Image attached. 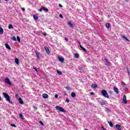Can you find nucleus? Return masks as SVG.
I'll use <instances>...</instances> for the list:
<instances>
[{
  "instance_id": "f257e3e1",
  "label": "nucleus",
  "mask_w": 130,
  "mask_h": 130,
  "mask_svg": "<svg viewBox=\"0 0 130 130\" xmlns=\"http://www.w3.org/2000/svg\"><path fill=\"white\" fill-rule=\"evenodd\" d=\"M3 95L4 97V98H5L6 100L8 102H9V103H11V104H12V103H13V101L12 100H11V99L10 98V95L9 94H8V93H7L6 92H3Z\"/></svg>"
},
{
  "instance_id": "f03ea898",
  "label": "nucleus",
  "mask_w": 130,
  "mask_h": 130,
  "mask_svg": "<svg viewBox=\"0 0 130 130\" xmlns=\"http://www.w3.org/2000/svg\"><path fill=\"white\" fill-rule=\"evenodd\" d=\"M102 94L104 97H105L106 98H109V95H108L107 91L105 89L102 90Z\"/></svg>"
},
{
  "instance_id": "7ed1b4c3",
  "label": "nucleus",
  "mask_w": 130,
  "mask_h": 130,
  "mask_svg": "<svg viewBox=\"0 0 130 130\" xmlns=\"http://www.w3.org/2000/svg\"><path fill=\"white\" fill-rule=\"evenodd\" d=\"M98 102L100 103V104H101V105H105L106 103H107L106 101H104L101 98L99 99Z\"/></svg>"
},
{
  "instance_id": "20e7f679",
  "label": "nucleus",
  "mask_w": 130,
  "mask_h": 130,
  "mask_svg": "<svg viewBox=\"0 0 130 130\" xmlns=\"http://www.w3.org/2000/svg\"><path fill=\"white\" fill-rule=\"evenodd\" d=\"M5 83L7 84L8 85H9V86H12V82H11V80H10V79L8 78H6L5 79Z\"/></svg>"
},
{
  "instance_id": "39448f33",
  "label": "nucleus",
  "mask_w": 130,
  "mask_h": 130,
  "mask_svg": "<svg viewBox=\"0 0 130 130\" xmlns=\"http://www.w3.org/2000/svg\"><path fill=\"white\" fill-rule=\"evenodd\" d=\"M55 108L57 110H59V111H61V112H63L64 111V109L60 106H56Z\"/></svg>"
},
{
  "instance_id": "423d86ee",
  "label": "nucleus",
  "mask_w": 130,
  "mask_h": 130,
  "mask_svg": "<svg viewBox=\"0 0 130 130\" xmlns=\"http://www.w3.org/2000/svg\"><path fill=\"white\" fill-rule=\"evenodd\" d=\"M105 63L107 67H110V62L107 59H105Z\"/></svg>"
},
{
  "instance_id": "0eeeda50",
  "label": "nucleus",
  "mask_w": 130,
  "mask_h": 130,
  "mask_svg": "<svg viewBox=\"0 0 130 130\" xmlns=\"http://www.w3.org/2000/svg\"><path fill=\"white\" fill-rule=\"evenodd\" d=\"M123 102L124 104H126L127 103V101L126 100V95H124L123 96Z\"/></svg>"
},
{
  "instance_id": "6e6552de",
  "label": "nucleus",
  "mask_w": 130,
  "mask_h": 130,
  "mask_svg": "<svg viewBox=\"0 0 130 130\" xmlns=\"http://www.w3.org/2000/svg\"><path fill=\"white\" fill-rule=\"evenodd\" d=\"M114 91L116 93V94H118L119 91H118V88L115 86L114 87Z\"/></svg>"
},
{
  "instance_id": "1a4fd4ad",
  "label": "nucleus",
  "mask_w": 130,
  "mask_h": 130,
  "mask_svg": "<svg viewBox=\"0 0 130 130\" xmlns=\"http://www.w3.org/2000/svg\"><path fill=\"white\" fill-rule=\"evenodd\" d=\"M42 97L45 99H47V98H48V95H47L46 93H44L42 94Z\"/></svg>"
},
{
  "instance_id": "9d476101",
  "label": "nucleus",
  "mask_w": 130,
  "mask_h": 130,
  "mask_svg": "<svg viewBox=\"0 0 130 130\" xmlns=\"http://www.w3.org/2000/svg\"><path fill=\"white\" fill-rule=\"evenodd\" d=\"M35 53L37 55V59H40V57L39 56L40 53L38 51H36Z\"/></svg>"
},
{
  "instance_id": "9b49d317",
  "label": "nucleus",
  "mask_w": 130,
  "mask_h": 130,
  "mask_svg": "<svg viewBox=\"0 0 130 130\" xmlns=\"http://www.w3.org/2000/svg\"><path fill=\"white\" fill-rule=\"evenodd\" d=\"M58 59L59 61H60L61 62H63V61L64 60V59H63V58L60 57H58Z\"/></svg>"
},
{
  "instance_id": "f8f14e48",
  "label": "nucleus",
  "mask_w": 130,
  "mask_h": 130,
  "mask_svg": "<svg viewBox=\"0 0 130 130\" xmlns=\"http://www.w3.org/2000/svg\"><path fill=\"white\" fill-rule=\"evenodd\" d=\"M18 101L20 104H24V102H23V100H22V98H19L18 99Z\"/></svg>"
},
{
  "instance_id": "ddd939ff",
  "label": "nucleus",
  "mask_w": 130,
  "mask_h": 130,
  "mask_svg": "<svg viewBox=\"0 0 130 130\" xmlns=\"http://www.w3.org/2000/svg\"><path fill=\"white\" fill-rule=\"evenodd\" d=\"M116 128L118 130H121V126L120 125L116 124Z\"/></svg>"
},
{
  "instance_id": "4468645a",
  "label": "nucleus",
  "mask_w": 130,
  "mask_h": 130,
  "mask_svg": "<svg viewBox=\"0 0 130 130\" xmlns=\"http://www.w3.org/2000/svg\"><path fill=\"white\" fill-rule=\"evenodd\" d=\"M5 47L7 48V49H9V50H11V47L10 45L8 44H5Z\"/></svg>"
},
{
  "instance_id": "2eb2a0df",
  "label": "nucleus",
  "mask_w": 130,
  "mask_h": 130,
  "mask_svg": "<svg viewBox=\"0 0 130 130\" xmlns=\"http://www.w3.org/2000/svg\"><path fill=\"white\" fill-rule=\"evenodd\" d=\"M4 33V29L2 27V26L0 24V34H3Z\"/></svg>"
},
{
  "instance_id": "dca6fc26",
  "label": "nucleus",
  "mask_w": 130,
  "mask_h": 130,
  "mask_svg": "<svg viewBox=\"0 0 130 130\" xmlns=\"http://www.w3.org/2000/svg\"><path fill=\"white\" fill-rule=\"evenodd\" d=\"M45 50H46L47 53H50L49 49L47 47H45Z\"/></svg>"
},
{
  "instance_id": "f3484780",
  "label": "nucleus",
  "mask_w": 130,
  "mask_h": 130,
  "mask_svg": "<svg viewBox=\"0 0 130 130\" xmlns=\"http://www.w3.org/2000/svg\"><path fill=\"white\" fill-rule=\"evenodd\" d=\"M68 25H69V26H70V27H71V28H73V27H74L73 23H72V22H68Z\"/></svg>"
},
{
  "instance_id": "a211bd4d",
  "label": "nucleus",
  "mask_w": 130,
  "mask_h": 130,
  "mask_svg": "<svg viewBox=\"0 0 130 130\" xmlns=\"http://www.w3.org/2000/svg\"><path fill=\"white\" fill-rule=\"evenodd\" d=\"M80 48H81V49H82V50H83V51H87V50H86V49H85V48L83 47V46H82V45H80Z\"/></svg>"
},
{
  "instance_id": "6ab92c4d",
  "label": "nucleus",
  "mask_w": 130,
  "mask_h": 130,
  "mask_svg": "<svg viewBox=\"0 0 130 130\" xmlns=\"http://www.w3.org/2000/svg\"><path fill=\"white\" fill-rule=\"evenodd\" d=\"M74 57L75 58H79V54L76 53L74 54Z\"/></svg>"
},
{
  "instance_id": "aec40b11",
  "label": "nucleus",
  "mask_w": 130,
  "mask_h": 130,
  "mask_svg": "<svg viewBox=\"0 0 130 130\" xmlns=\"http://www.w3.org/2000/svg\"><path fill=\"white\" fill-rule=\"evenodd\" d=\"M71 96L73 98H75V97H76V93L75 92H72L71 93Z\"/></svg>"
},
{
  "instance_id": "412c9836",
  "label": "nucleus",
  "mask_w": 130,
  "mask_h": 130,
  "mask_svg": "<svg viewBox=\"0 0 130 130\" xmlns=\"http://www.w3.org/2000/svg\"><path fill=\"white\" fill-rule=\"evenodd\" d=\"M108 122L110 126H111V127H112L113 126V124L111 122V121H108Z\"/></svg>"
},
{
  "instance_id": "4be33fe9",
  "label": "nucleus",
  "mask_w": 130,
  "mask_h": 130,
  "mask_svg": "<svg viewBox=\"0 0 130 130\" xmlns=\"http://www.w3.org/2000/svg\"><path fill=\"white\" fill-rule=\"evenodd\" d=\"M9 29H14V26H13V25L9 24L8 26Z\"/></svg>"
},
{
  "instance_id": "5701e85b",
  "label": "nucleus",
  "mask_w": 130,
  "mask_h": 130,
  "mask_svg": "<svg viewBox=\"0 0 130 130\" xmlns=\"http://www.w3.org/2000/svg\"><path fill=\"white\" fill-rule=\"evenodd\" d=\"M12 40L13 41H17V39L16 38V37L13 36L11 38Z\"/></svg>"
},
{
  "instance_id": "b1692460",
  "label": "nucleus",
  "mask_w": 130,
  "mask_h": 130,
  "mask_svg": "<svg viewBox=\"0 0 130 130\" xmlns=\"http://www.w3.org/2000/svg\"><path fill=\"white\" fill-rule=\"evenodd\" d=\"M43 10L44 11V12H48V9L45 7H43Z\"/></svg>"
},
{
  "instance_id": "393cba45",
  "label": "nucleus",
  "mask_w": 130,
  "mask_h": 130,
  "mask_svg": "<svg viewBox=\"0 0 130 130\" xmlns=\"http://www.w3.org/2000/svg\"><path fill=\"white\" fill-rule=\"evenodd\" d=\"M106 27L108 29H109V28H110V24H109V23H106Z\"/></svg>"
},
{
  "instance_id": "a878e982",
  "label": "nucleus",
  "mask_w": 130,
  "mask_h": 130,
  "mask_svg": "<svg viewBox=\"0 0 130 130\" xmlns=\"http://www.w3.org/2000/svg\"><path fill=\"white\" fill-rule=\"evenodd\" d=\"M33 17L35 20H38V16L37 15L35 14L34 15Z\"/></svg>"
},
{
  "instance_id": "bb28decb",
  "label": "nucleus",
  "mask_w": 130,
  "mask_h": 130,
  "mask_svg": "<svg viewBox=\"0 0 130 130\" xmlns=\"http://www.w3.org/2000/svg\"><path fill=\"white\" fill-rule=\"evenodd\" d=\"M15 61L17 64H19V59L16 58L15 59Z\"/></svg>"
},
{
  "instance_id": "cd10ccee",
  "label": "nucleus",
  "mask_w": 130,
  "mask_h": 130,
  "mask_svg": "<svg viewBox=\"0 0 130 130\" xmlns=\"http://www.w3.org/2000/svg\"><path fill=\"white\" fill-rule=\"evenodd\" d=\"M17 40L18 41V42H21V39H20V37H17Z\"/></svg>"
},
{
  "instance_id": "c85d7f7f",
  "label": "nucleus",
  "mask_w": 130,
  "mask_h": 130,
  "mask_svg": "<svg viewBox=\"0 0 130 130\" xmlns=\"http://www.w3.org/2000/svg\"><path fill=\"white\" fill-rule=\"evenodd\" d=\"M57 73L58 75H62V73L58 70H57Z\"/></svg>"
},
{
  "instance_id": "c756f323",
  "label": "nucleus",
  "mask_w": 130,
  "mask_h": 130,
  "mask_svg": "<svg viewBox=\"0 0 130 130\" xmlns=\"http://www.w3.org/2000/svg\"><path fill=\"white\" fill-rule=\"evenodd\" d=\"M91 87L92 88H97V84H92Z\"/></svg>"
},
{
  "instance_id": "7c9ffc66",
  "label": "nucleus",
  "mask_w": 130,
  "mask_h": 130,
  "mask_svg": "<svg viewBox=\"0 0 130 130\" xmlns=\"http://www.w3.org/2000/svg\"><path fill=\"white\" fill-rule=\"evenodd\" d=\"M66 89H67L68 90V91H70V90H71V87H69V86H66L65 87Z\"/></svg>"
},
{
  "instance_id": "2f4dec72",
  "label": "nucleus",
  "mask_w": 130,
  "mask_h": 130,
  "mask_svg": "<svg viewBox=\"0 0 130 130\" xmlns=\"http://www.w3.org/2000/svg\"><path fill=\"white\" fill-rule=\"evenodd\" d=\"M19 117H20V118H23L24 116L22 114H19Z\"/></svg>"
},
{
  "instance_id": "473e14b6",
  "label": "nucleus",
  "mask_w": 130,
  "mask_h": 130,
  "mask_svg": "<svg viewBox=\"0 0 130 130\" xmlns=\"http://www.w3.org/2000/svg\"><path fill=\"white\" fill-rule=\"evenodd\" d=\"M32 69L35 70L37 73H38V70H37V69H36L35 66L33 67Z\"/></svg>"
},
{
  "instance_id": "72a5a7b5",
  "label": "nucleus",
  "mask_w": 130,
  "mask_h": 130,
  "mask_svg": "<svg viewBox=\"0 0 130 130\" xmlns=\"http://www.w3.org/2000/svg\"><path fill=\"white\" fill-rule=\"evenodd\" d=\"M40 123L41 125H44V124L43 123L42 121H40Z\"/></svg>"
},
{
  "instance_id": "f704fd0d",
  "label": "nucleus",
  "mask_w": 130,
  "mask_h": 130,
  "mask_svg": "<svg viewBox=\"0 0 130 130\" xmlns=\"http://www.w3.org/2000/svg\"><path fill=\"white\" fill-rule=\"evenodd\" d=\"M66 102H67V103H69L70 102V100L69 99H66Z\"/></svg>"
},
{
  "instance_id": "c9c22d12",
  "label": "nucleus",
  "mask_w": 130,
  "mask_h": 130,
  "mask_svg": "<svg viewBox=\"0 0 130 130\" xmlns=\"http://www.w3.org/2000/svg\"><path fill=\"white\" fill-rule=\"evenodd\" d=\"M11 126H13V127H16V125L15 124H11Z\"/></svg>"
},
{
  "instance_id": "e433bc0d",
  "label": "nucleus",
  "mask_w": 130,
  "mask_h": 130,
  "mask_svg": "<svg viewBox=\"0 0 130 130\" xmlns=\"http://www.w3.org/2000/svg\"><path fill=\"white\" fill-rule=\"evenodd\" d=\"M43 10V7H42L41 9L39 10V12H41Z\"/></svg>"
},
{
  "instance_id": "4c0bfd02",
  "label": "nucleus",
  "mask_w": 130,
  "mask_h": 130,
  "mask_svg": "<svg viewBox=\"0 0 130 130\" xmlns=\"http://www.w3.org/2000/svg\"><path fill=\"white\" fill-rule=\"evenodd\" d=\"M21 10H22V11H23V12H25V8H21Z\"/></svg>"
},
{
  "instance_id": "58836bf2",
  "label": "nucleus",
  "mask_w": 130,
  "mask_h": 130,
  "mask_svg": "<svg viewBox=\"0 0 130 130\" xmlns=\"http://www.w3.org/2000/svg\"><path fill=\"white\" fill-rule=\"evenodd\" d=\"M59 17H60V18H63V16L61 14L59 15Z\"/></svg>"
},
{
  "instance_id": "ea45409f",
  "label": "nucleus",
  "mask_w": 130,
  "mask_h": 130,
  "mask_svg": "<svg viewBox=\"0 0 130 130\" xmlns=\"http://www.w3.org/2000/svg\"><path fill=\"white\" fill-rule=\"evenodd\" d=\"M15 97H16V98H17V99H18V98H19V96L18 95V94H16L15 95Z\"/></svg>"
},
{
  "instance_id": "a19ab883",
  "label": "nucleus",
  "mask_w": 130,
  "mask_h": 130,
  "mask_svg": "<svg viewBox=\"0 0 130 130\" xmlns=\"http://www.w3.org/2000/svg\"><path fill=\"white\" fill-rule=\"evenodd\" d=\"M102 128L103 130H106V128H105L104 126H102Z\"/></svg>"
},
{
  "instance_id": "79ce46f5",
  "label": "nucleus",
  "mask_w": 130,
  "mask_h": 130,
  "mask_svg": "<svg viewBox=\"0 0 130 130\" xmlns=\"http://www.w3.org/2000/svg\"><path fill=\"white\" fill-rule=\"evenodd\" d=\"M43 35H44V36H46V35H47V34L46 33H43Z\"/></svg>"
},
{
  "instance_id": "37998d69",
  "label": "nucleus",
  "mask_w": 130,
  "mask_h": 130,
  "mask_svg": "<svg viewBox=\"0 0 130 130\" xmlns=\"http://www.w3.org/2000/svg\"><path fill=\"white\" fill-rule=\"evenodd\" d=\"M65 40H66V41L68 42V41H69V39L65 38Z\"/></svg>"
},
{
  "instance_id": "c03bdc74",
  "label": "nucleus",
  "mask_w": 130,
  "mask_h": 130,
  "mask_svg": "<svg viewBox=\"0 0 130 130\" xmlns=\"http://www.w3.org/2000/svg\"><path fill=\"white\" fill-rule=\"evenodd\" d=\"M58 97V95L55 94V98H57Z\"/></svg>"
},
{
  "instance_id": "a18cd8bd",
  "label": "nucleus",
  "mask_w": 130,
  "mask_h": 130,
  "mask_svg": "<svg viewBox=\"0 0 130 130\" xmlns=\"http://www.w3.org/2000/svg\"><path fill=\"white\" fill-rule=\"evenodd\" d=\"M79 70H80V71H83V68H79Z\"/></svg>"
},
{
  "instance_id": "49530a36",
  "label": "nucleus",
  "mask_w": 130,
  "mask_h": 130,
  "mask_svg": "<svg viewBox=\"0 0 130 130\" xmlns=\"http://www.w3.org/2000/svg\"><path fill=\"white\" fill-rule=\"evenodd\" d=\"M59 7L60 8H62V6L61 5V4H59Z\"/></svg>"
},
{
  "instance_id": "de8ad7c7",
  "label": "nucleus",
  "mask_w": 130,
  "mask_h": 130,
  "mask_svg": "<svg viewBox=\"0 0 130 130\" xmlns=\"http://www.w3.org/2000/svg\"><path fill=\"white\" fill-rule=\"evenodd\" d=\"M125 40H126L127 41H129V40H128L127 38H125Z\"/></svg>"
},
{
  "instance_id": "09e8293b",
  "label": "nucleus",
  "mask_w": 130,
  "mask_h": 130,
  "mask_svg": "<svg viewBox=\"0 0 130 130\" xmlns=\"http://www.w3.org/2000/svg\"><path fill=\"white\" fill-rule=\"evenodd\" d=\"M90 95H94V93L93 92H90Z\"/></svg>"
},
{
  "instance_id": "8fccbe9b",
  "label": "nucleus",
  "mask_w": 130,
  "mask_h": 130,
  "mask_svg": "<svg viewBox=\"0 0 130 130\" xmlns=\"http://www.w3.org/2000/svg\"><path fill=\"white\" fill-rule=\"evenodd\" d=\"M125 3H128V0H124Z\"/></svg>"
},
{
  "instance_id": "3c124183",
  "label": "nucleus",
  "mask_w": 130,
  "mask_h": 130,
  "mask_svg": "<svg viewBox=\"0 0 130 130\" xmlns=\"http://www.w3.org/2000/svg\"><path fill=\"white\" fill-rule=\"evenodd\" d=\"M122 38H124V39H125V37L124 36H122Z\"/></svg>"
},
{
  "instance_id": "603ef678",
  "label": "nucleus",
  "mask_w": 130,
  "mask_h": 130,
  "mask_svg": "<svg viewBox=\"0 0 130 130\" xmlns=\"http://www.w3.org/2000/svg\"><path fill=\"white\" fill-rule=\"evenodd\" d=\"M127 73H128V75H129V70H127Z\"/></svg>"
},
{
  "instance_id": "864d4df0",
  "label": "nucleus",
  "mask_w": 130,
  "mask_h": 130,
  "mask_svg": "<svg viewBox=\"0 0 130 130\" xmlns=\"http://www.w3.org/2000/svg\"><path fill=\"white\" fill-rule=\"evenodd\" d=\"M2 101V97L0 96V101Z\"/></svg>"
},
{
  "instance_id": "5fc2aeb1",
  "label": "nucleus",
  "mask_w": 130,
  "mask_h": 130,
  "mask_svg": "<svg viewBox=\"0 0 130 130\" xmlns=\"http://www.w3.org/2000/svg\"><path fill=\"white\" fill-rule=\"evenodd\" d=\"M6 2H9V0H5Z\"/></svg>"
},
{
  "instance_id": "6e6d98bb",
  "label": "nucleus",
  "mask_w": 130,
  "mask_h": 130,
  "mask_svg": "<svg viewBox=\"0 0 130 130\" xmlns=\"http://www.w3.org/2000/svg\"><path fill=\"white\" fill-rule=\"evenodd\" d=\"M0 4H2V1L0 0Z\"/></svg>"
},
{
  "instance_id": "4d7b16f0",
  "label": "nucleus",
  "mask_w": 130,
  "mask_h": 130,
  "mask_svg": "<svg viewBox=\"0 0 130 130\" xmlns=\"http://www.w3.org/2000/svg\"><path fill=\"white\" fill-rule=\"evenodd\" d=\"M35 109H37V107H35Z\"/></svg>"
},
{
  "instance_id": "13d9d810",
  "label": "nucleus",
  "mask_w": 130,
  "mask_h": 130,
  "mask_svg": "<svg viewBox=\"0 0 130 130\" xmlns=\"http://www.w3.org/2000/svg\"><path fill=\"white\" fill-rule=\"evenodd\" d=\"M85 130H88V129H85Z\"/></svg>"
},
{
  "instance_id": "bf43d9fd",
  "label": "nucleus",
  "mask_w": 130,
  "mask_h": 130,
  "mask_svg": "<svg viewBox=\"0 0 130 130\" xmlns=\"http://www.w3.org/2000/svg\"><path fill=\"white\" fill-rule=\"evenodd\" d=\"M129 109H130V106H129Z\"/></svg>"
}]
</instances>
